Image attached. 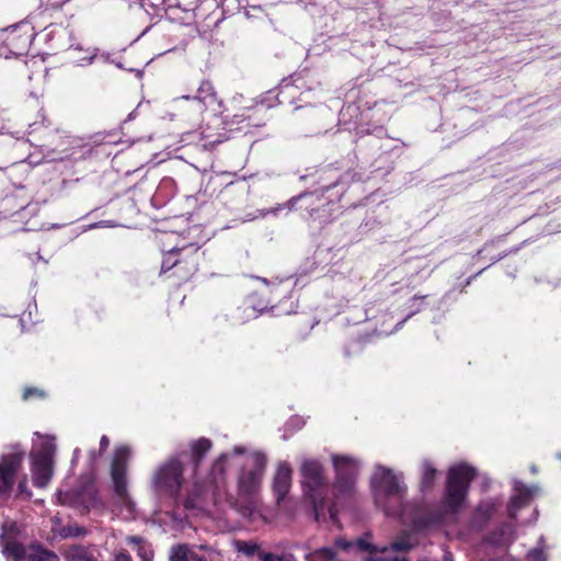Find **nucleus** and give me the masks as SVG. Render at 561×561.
I'll use <instances>...</instances> for the list:
<instances>
[{"instance_id":"13","label":"nucleus","mask_w":561,"mask_h":561,"mask_svg":"<svg viewBox=\"0 0 561 561\" xmlns=\"http://www.w3.org/2000/svg\"><path fill=\"white\" fill-rule=\"evenodd\" d=\"M293 469L287 462L278 465L273 478V493L277 504H280L287 496L291 488Z\"/></svg>"},{"instance_id":"15","label":"nucleus","mask_w":561,"mask_h":561,"mask_svg":"<svg viewBox=\"0 0 561 561\" xmlns=\"http://www.w3.org/2000/svg\"><path fill=\"white\" fill-rule=\"evenodd\" d=\"M211 446H213L211 440L206 437H201L196 440H193L190 444L191 454L188 455L186 453L187 456L185 458L190 457L193 473L197 472V469H198L202 460L204 459L206 454L210 450Z\"/></svg>"},{"instance_id":"22","label":"nucleus","mask_w":561,"mask_h":561,"mask_svg":"<svg viewBox=\"0 0 561 561\" xmlns=\"http://www.w3.org/2000/svg\"><path fill=\"white\" fill-rule=\"evenodd\" d=\"M128 542L137 546V554L141 561H151L153 551L147 546L144 538L134 536L128 539Z\"/></svg>"},{"instance_id":"7","label":"nucleus","mask_w":561,"mask_h":561,"mask_svg":"<svg viewBox=\"0 0 561 561\" xmlns=\"http://www.w3.org/2000/svg\"><path fill=\"white\" fill-rule=\"evenodd\" d=\"M186 456V453L183 451L168 459L157 469L152 478V484L158 493L167 495L173 501L180 500V492L184 483V462L182 457Z\"/></svg>"},{"instance_id":"17","label":"nucleus","mask_w":561,"mask_h":561,"mask_svg":"<svg viewBox=\"0 0 561 561\" xmlns=\"http://www.w3.org/2000/svg\"><path fill=\"white\" fill-rule=\"evenodd\" d=\"M169 561H207V558L191 550L187 543H178L171 547Z\"/></svg>"},{"instance_id":"24","label":"nucleus","mask_w":561,"mask_h":561,"mask_svg":"<svg viewBox=\"0 0 561 561\" xmlns=\"http://www.w3.org/2000/svg\"><path fill=\"white\" fill-rule=\"evenodd\" d=\"M236 549L238 552L243 553L247 557H253L254 554L259 556V553L262 552L260 545L253 541L237 540Z\"/></svg>"},{"instance_id":"3","label":"nucleus","mask_w":561,"mask_h":561,"mask_svg":"<svg viewBox=\"0 0 561 561\" xmlns=\"http://www.w3.org/2000/svg\"><path fill=\"white\" fill-rule=\"evenodd\" d=\"M201 232L199 227H191L186 230V236H179L170 250L162 251L160 276L173 282L175 286L194 278L205 259V252L202 251L204 238L199 237Z\"/></svg>"},{"instance_id":"27","label":"nucleus","mask_w":561,"mask_h":561,"mask_svg":"<svg viewBox=\"0 0 561 561\" xmlns=\"http://www.w3.org/2000/svg\"><path fill=\"white\" fill-rule=\"evenodd\" d=\"M354 545L358 548V550L363 551V552H368L370 554H374L376 552H378V548L368 542L365 538H358Z\"/></svg>"},{"instance_id":"9","label":"nucleus","mask_w":561,"mask_h":561,"mask_svg":"<svg viewBox=\"0 0 561 561\" xmlns=\"http://www.w3.org/2000/svg\"><path fill=\"white\" fill-rule=\"evenodd\" d=\"M34 38V27L28 22H21L4 31L3 44L10 54L19 57L28 53Z\"/></svg>"},{"instance_id":"12","label":"nucleus","mask_w":561,"mask_h":561,"mask_svg":"<svg viewBox=\"0 0 561 561\" xmlns=\"http://www.w3.org/2000/svg\"><path fill=\"white\" fill-rule=\"evenodd\" d=\"M54 471V460L51 450L44 448L33 457L32 473L33 484L36 488H45L49 483Z\"/></svg>"},{"instance_id":"4","label":"nucleus","mask_w":561,"mask_h":561,"mask_svg":"<svg viewBox=\"0 0 561 561\" xmlns=\"http://www.w3.org/2000/svg\"><path fill=\"white\" fill-rule=\"evenodd\" d=\"M220 121L225 133H219L215 138L211 127L207 125L202 137L205 140V147L214 148L228 139L227 131L240 130L245 127H261L265 125L266 107L263 104H253L245 102L242 96H234L227 103H220Z\"/></svg>"},{"instance_id":"34","label":"nucleus","mask_w":561,"mask_h":561,"mask_svg":"<svg viewBox=\"0 0 561 561\" xmlns=\"http://www.w3.org/2000/svg\"><path fill=\"white\" fill-rule=\"evenodd\" d=\"M520 508L519 507H515L513 505V503L510 502L508 504V507H507V514H508V517L511 519H516L517 517V512L519 511Z\"/></svg>"},{"instance_id":"6","label":"nucleus","mask_w":561,"mask_h":561,"mask_svg":"<svg viewBox=\"0 0 561 561\" xmlns=\"http://www.w3.org/2000/svg\"><path fill=\"white\" fill-rule=\"evenodd\" d=\"M375 501L389 516L400 515L403 511V500L407 486L391 469L381 468L374 481Z\"/></svg>"},{"instance_id":"10","label":"nucleus","mask_w":561,"mask_h":561,"mask_svg":"<svg viewBox=\"0 0 561 561\" xmlns=\"http://www.w3.org/2000/svg\"><path fill=\"white\" fill-rule=\"evenodd\" d=\"M25 454L14 450L0 456V500L13 491Z\"/></svg>"},{"instance_id":"38","label":"nucleus","mask_w":561,"mask_h":561,"mask_svg":"<svg viewBox=\"0 0 561 561\" xmlns=\"http://www.w3.org/2000/svg\"><path fill=\"white\" fill-rule=\"evenodd\" d=\"M87 534V529L84 527H76L73 531L70 533L72 536H82Z\"/></svg>"},{"instance_id":"1","label":"nucleus","mask_w":561,"mask_h":561,"mask_svg":"<svg viewBox=\"0 0 561 561\" xmlns=\"http://www.w3.org/2000/svg\"><path fill=\"white\" fill-rule=\"evenodd\" d=\"M335 478L332 483V499L329 497V482L323 465L316 459H305L299 468L302 499L316 522L330 518L335 522L340 508L350 504L356 493L358 461L346 455H333Z\"/></svg>"},{"instance_id":"5","label":"nucleus","mask_w":561,"mask_h":561,"mask_svg":"<svg viewBox=\"0 0 561 561\" xmlns=\"http://www.w3.org/2000/svg\"><path fill=\"white\" fill-rule=\"evenodd\" d=\"M477 469L467 463L451 466L446 476L444 494L439 511L428 515V523H442L446 516L457 515L462 510L472 481L477 478Z\"/></svg>"},{"instance_id":"2","label":"nucleus","mask_w":561,"mask_h":561,"mask_svg":"<svg viewBox=\"0 0 561 561\" xmlns=\"http://www.w3.org/2000/svg\"><path fill=\"white\" fill-rule=\"evenodd\" d=\"M227 462L228 456L222 454L211 466L213 499L216 504L225 503L243 517H249L256 508L257 495L267 463L266 456L260 451L250 455L238 477L237 495L227 490Z\"/></svg>"},{"instance_id":"39","label":"nucleus","mask_w":561,"mask_h":561,"mask_svg":"<svg viewBox=\"0 0 561 561\" xmlns=\"http://www.w3.org/2000/svg\"><path fill=\"white\" fill-rule=\"evenodd\" d=\"M494 243H495V240H491L490 242H486V243L484 244V248H483V249H481V250L478 252V254H481V253H482L483 251H485L489 247L494 245Z\"/></svg>"},{"instance_id":"36","label":"nucleus","mask_w":561,"mask_h":561,"mask_svg":"<svg viewBox=\"0 0 561 561\" xmlns=\"http://www.w3.org/2000/svg\"><path fill=\"white\" fill-rule=\"evenodd\" d=\"M110 445V439L106 435H103L100 439V453H103L107 449Z\"/></svg>"},{"instance_id":"20","label":"nucleus","mask_w":561,"mask_h":561,"mask_svg":"<svg viewBox=\"0 0 561 561\" xmlns=\"http://www.w3.org/2000/svg\"><path fill=\"white\" fill-rule=\"evenodd\" d=\"M437 476V469L430 460L422 462V476L420 481V490L428 492L433 489Z\"/></svg>"},{"instance_id":"14","label":"nucleus","mask_w":561,"mask_h":561,"mask_svg":"<svg viewBox=\"0 0 561 561\" xmlns=\"http://www.w3.org/2000/svg\"><path fill=\"white\" fill-rule=\"evenodd\" d=\"M297 203L307 204L309 208V218L317 220L320 219V213L324 211L323 197L314 192H305L298 196L289 199L288 204L295 207Z\"/></svg>"},{"instance_id":"40","label":"nucleus","mask_w":561,"mask_h":561,"mask_svg":"<svg viewBox=\"0 0 561 561\" xmlns=\"http://www.w3.org/2000/svg\"><path fill=\"white\" fill-rule=\"evenodd\" d=\"M392 561H409L405 557H394Z\"/></svg>"},{"instance_id":"23","label":"nucleus","mask_w":561,"mask_h":561,"mask_svg":"<svg viewBox=\"0 0 561 561\" xmlns=\"http://www.w3.org/2000/svg\"><path fill=\"white\" fill-rule=\"evenodd\" d=\"M195 99L203 103H206L208 100L216 99L214 85L209 80H203L201 82Z\"/></svg>"},{"instance_id":"33","label":"nucleus","mask_w":561,"mask_h":561,"mask_svg":"<svg viewBox=\"0 0 561 561\" xmlns=\"http://www.w3.org/2000/svg\"><path fill=\"white\" fill-rule=\"evenodd\" d=\"M353 546H354L353 542L347 541L346 539H343V538H339L335 540V547H337L342 550H348Z\"/></svg>"},{"instance_id":"8","label":"nucleus","mask_w":561,"mask_h":561,"mask_svg":"<svg viewBox=\"0 0 561 561\" xmlns=\"http://www.w3.org/2000/svg\"><path fill=\"white\" fill-rule=\"evenodd\" d=\"M129 457V447H116L111 462L110 473L113 483V492L117 499V502L128 512H133L135 508V503L130 497L127 488V467Z\"/></svg>"},{"instance_id":"16","label":"nucleus","mask_w":561,"mask_h":561,"mask_svg":"<svg viewBox=\"0 0 561 561\" xmlns=\"http://www.w3.org/2000/svg\"><path fill=\"white\" fill-rule=\"evenodd\" d=\"M2 553L14 561L27 559L25 546L14 538H5L2 536Z\"/></svg>"},{"instance_id":"35","label":"nucleus","mask_w":561,"mask_h":561,"mask_svg":"<svg viewBox=\"0 0 561 561\" xmlns=\"http://www.w3.org/2000/svg\"><path fill=\"white\" fill-rule=\"evenodd\" d=\"M289 208L295 209V210H300L301 213H306V215L309 217V208H308L307 204L297 203V205L295 207H291V205H289Z\"/></svg>"},{"instance_id":"30","label":"nucleus","mask_w":561,"mask_h":561,"mask_svg":"<svg viewBox=\"0 0 561 561\" xmlns=\"http://www.w3.org/2000/svg\"><path fill=\"white\" fill-rule=\"evenodd\" d=\"M45 397V392L42 389L35 387H27L24 389L22 398L23 400H28L32 398L43 399Z\"/></svg>"},{"instance_id":"28","label":"nucleus","mask_w":561,"mask_h":561,"mask_svg":"<svg viewBox=\"0 0 561 561\" xmlns=\"http://www.w3.org/2000/svg\"><path fill=\"white\" fill-rule=\"evenodd\" d=\"M528 561H547L548 556L543 548H533L527 552Z\"/></svg>"},{"instance_id":"41","label":"nucleus","mask_w":561,"mask_h":561,"mask_svg":"<svg viewBox=\"0 0 561 561\" xmlns=\"http://www.w3.org/2000/svg\"><path fill=\"white\" fill-rule=\"evenodd\" d=\"M505 255H506V253L499 255L497 257H495V259H494V262H495V261L501 260V259H502V257H504Z\"/></svg>"},{"instance_id":"18","label":"nucleus","mask_w":561,"mask_h":561,"mask_svg":"<svg viewBox=\"0 0 561 561\" xmlns=\"http://www.w3.org/2000/svg\"><path fill=\"white\" fill-rule=\"evenodd\" d=\"M496 511V505L492 500H485L479 503L476 507L473 522L480 527H484L493 517Z\"/></svg>"},{"instance_id":"21","label":"nucleus","mask_w":561,"mask_h":561,"mask_svg":"<svg viewBox=\"0 0 561 561\" xmlns=\"http://www.w3.org/2000/svg\"><path fill=\"white\" fill-rule=\"evenodd\" d=\"M28 561H60L58 554L53 551L46 549L41 543H32L30 546V552L27 554Z\"/></svg>"},{"instance_id":"26","label":"nucleus","mask_w":561,"mask_h":561,"mask_svg":"<svg viewBox=\"0 0 561 561\" xmlns=\"http://www.w3.org/2000/svg\"><path fill=\"white\" fill-rule=\"evenodd\" d=\"M517 494L513 495L511 497V503H513V505L515 507H524L528 504V502L530 501V497H531V493L528 489L524 488H517Z\"/></svg>"},{"instance_id":"37","label":"nucleus","mask_w":561,"mask_h":561,"mask_svg":"<svg viewBox=\"0 0 561 561\" xmlns=\"http://www.w3.org/2000/svg\"><path fill=\"white\" fill-rule=\"evenodd\" d=\"M114 561H133L128 552H119L115 556Z\"/></svg>"},{"instance_id":"25","label":"nucleus","mask_w":561,"mask_h":561,"mask_svg":"<svg viewBox=\"0 0 561 561\" xmlns=\"http://www.w3.org/2000/svg\"><path fill=\"white\" fill-rule=\"evenodd\" d=\"M415 545L411 541L408 534H403L390 543V549L393 551L407 552L413 549Z\"/></svg>"},{"instance_id":"42","label":"nucleus","mask_w":561,"mask_h":561,"mask_svg":"<svg viewBox=\"0 0 561 561\" xmlns=\"http://www.w3.org/2000/svg\"><path fill=\"white\" fill-rule=\"evenodd\" d=\"M421 298H425V296L420 297V296L415 295L412 299H413V300H416V299H421Z\"/></svg>"},{"instance_id":"31","label":"nucleus","mask_w":561,"mask_h":561,"mask_svg":"<svg viewBox=\"0 0 561 561\" xmlns=\"http://www.w3.org/2000/svg\"><path fill=\"white\" fill-rule=\"evenodd\" d=\"M18 496H24L25 499H30L32 496V492L27 488L26 476H24L18 483Z\"/></svg>"},{"instance_id":"19","label":"nucleus","mask_w":561,"mask_h":561,"mask_svg":"<svg viewBox=\"0 0 561 561\" xmlns=\"http://www.w3.org/2000/svg\"><path fill=\"white\" fill-rule=\"evenodd\" d=\"M64 557L67 561H99L93 551L82 545H71L65 551Z\"/></svg>"},{"instance_id":"11","label":"nucleus","mask_w":561,"mask_h":561,"mask_svg":"<svg viewBox=\"0 0 561 561\" xmlns=\"http://www.w3.org/2000/svg\"><path fill=\"white\" fill-rule=\"evenodd\" d=\"M208 502L217 505L213 499V484L211 477L208 476V483L204 485L199 482H194L192 488L187 491L186 495L180 493V500L174 501L176 506H183L185 511H202Z\"/></svg>"},{"instance_id":"32","label":"nucleus","mask_w":561,"mask_h":561,"mask_svg":"<svg viewBox=\"0 0 561 561\" xmlns=\"http://www.w3.org/2000/svg\"><path fill=\"white\" fill-rule=\"evenodd\" d=\"M259 558L262 561H287L286 557L284 554H275L272 552H260Z\"/></svg>"},{"instance_id":"29","label":"nucleus","mask_w":561,"mask_h":561,"mask_svg":"<svg viewBox=\"0 0 561 561\" xmlns=\"http://www.w3.org/2000/svg\"><path fill=\"white\" fill-rule=\"evenodd\" d=\"M314 554L323 561H332L335 559V550L333 548L323 547L314 551Z\"/></svg>"}]
</instances>
